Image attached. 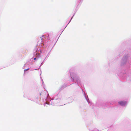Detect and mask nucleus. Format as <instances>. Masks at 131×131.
<instances>
[{"label":"nucleus","mask_w":131,"mask_h":131,"mask_svg":"<svg viewBox=\"0 0 131 131\" xmlns=\"http://www.w3.org/2000/svg\"><path fill=\"white\" fill-rule=\"evenodd\" d=\"M36 59V58H34V60H35Z\"/></svg>","instance_id":"7ed1b4c3"},{"label":"nucleus","mask_w":131,"mask_h":131,"mask_svg":"<svg viewBox=\"0 0 131 131\" xmlns=\"http://www.w3.org/2000/svg\"><path fill=\"white\" fill-rule=\"evenodd\" d=\"M118 103L121 106H125L126 104V102L125 101H121L118 102Z\"/></svg>","instance_id":"f257e3e1"},{"label":"nucleus","mask_w":131,"mask_h":131,"mask_svg":"<svg viewBox=\"0 0 131 131\" xmlns=\"http://www.w3.org/2000/svg\"><path fill=\"white\" fill-rule=\"evenodd\" d=\"M29 69L28 68V69H27L24 70V72H25L27 70H29Z\"/></svg>","instance_id":"f03ea898"}]
</instances>
